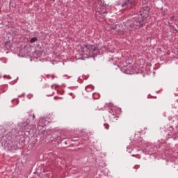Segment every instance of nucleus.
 <instances>
[{
	"label": "nucleus",
	"mask_w": 178,
	"mask_h": 178,
	"mask_svg": "<svg viewBox=\"0 0 178 178\" xmlns=\"http://www.w3.org/2000/svg\"><path fill=\"white\" fill-rule=\"evenodd\" d=\"M51 87L52 90H58V87H59V86L56 85V84H53V85H51Z\"/></svg>",
	"instance_id": "ddd939ff"
},
{
	"label": "nucleus",
	"mask_w": 178,
	"mask_h": 178,
	"mask_svg": "<svg viewBox=\"0 0 178 178\" xmlns=\"http://www.w3.org/2000/svg\"><path fill=\"white\" fill-rule=\"evenodd\" d=\"M46 77L49 80H54L55 79V77H56V76H55V74H51L46 75Z\"/></svg>",
	"instance_id": "1a4fd4ad"
},
{
	"label": "nucleus",
	"mask_w": 178,
	"mask_h": 178,
	"mask_svg": "<svg viewBox=\"0 0 178 178\" xmlns=\"http://www.w3.org/2000/svg\"><path fill=\"white\" fill-rule=\"evenodd\" d=\"M104 127H106V129H109V125H108L107 124H104Z\"/></svg>",
	"instance_id": "dca6fc26"
},
{
	"label": "nucleus",
	"mask_w": 178,
	"mask_h": 178,
	"mask_svg": "<svg viewBox=\"0 0 178 178\" xmlns=\"http://www.w3.org/2000/svg\"><path fill=\"white\" fill-rule=\"evenodd\" d=\"M65 77H66V75H64Z\"/></svg>",
	"instance_id": "aec40b11"
},
{
	"label": "nucleus",
	"mask_w": 178,
	"mask_h": 178,
	"mask_svg": "<svg viewBox=\"0 0 178 178\" xmlns=\"http://www.w3.org/2000/svg\"><path fill=\"white\" fill-rule=\"evenodd\" d=\"M35 41H37V38L36 37H33V38H31V40H30V42L31 44L35 42Z\"/></svg>",
	"instance_id": "f8f14e48"
},
{
	"label": "nucleus",
	"mask_w": 178,
	"mask_h": 178,
	"mask_svg": "<svg viewBox=\"0 0 178 178\" xmlns=\"http://www.w3.org/2000/svg\"><path fill=\"white\" fill-rule=\"evenodd\" d=\"M70 95H73V93H70Z\"/></svg>",
	"instance_id": "6ab92c4d"
},
{
	"label": "nucleus",
	"mask_w": 178,
	"mask_h": 178,
	"mask_svg": "<svg viewBox=\"0 0 178 178\" xmlns=\"http://www.w3.org/2000/svg\"><path fill=\"white\" fill-rule=\"evenodd\" d=\"M106 106L110 109L109 110V116L110 118L113 120V119H115V120H118V118H119V115L120 112H122V110L113 105V103H107L106 104Z\"/></svg>",
	"instance_id": "7ed1b4c3"
},
{
	"label": "nucleus",
	"mask_w": 178,
	"mask_h": 178,
	"mask_svg": "<svg viewBox=\"0 0 178 178\" xmlns=\"http://www.w3.org/2000/svg\"><path fill=\"white\" fill-rule=\"evenodd\" d=\"M85 90H86V91H87L88 92H90L92 91V90H94V86H92V85L87 86L85 88Z\"/></svg>",
	"instance_id": "6e6552de"
},
{
	"label": "nucleus",
	"mask_w": 178,
	"mask_h": 178,
	"mask_svg": "<svg viewBox=\"0 0 178 178\" xmlns=\"http://www.w3.org/2000/svg\"><path fill=\"white\" fill-rule=\"evenodd\" d=\"M26 97H27L28 99H31V98H33V94L30 93V94H28Z\"/></svg>",
	"instance_id": "4468645a"
},
{
	"label": "nucleus",
	"mask_w": 178,
	"mask_h": 178,
	"mask_svg": "<svg viewBox=\"0 0 178 178\" xmlns=\"http://www.w3.org/2000/svg\"><path fill=\"white\" fill-rule=\"evenodd\" d=\"M81 51L84 58H94L99 52L97 44H83L81 47Z\"/></svg>",
	"instance_id": "f03ea898"
},
{
	"label": "nucleus",
	"mask_w": 178,
	"mask_h": 178,
	"mask_svg": "<svg viewBox=\"0 0 178 178\" xmlns=\"http://www.w3.org/2000/svg\"><path fill=\"white\" fill-rule=\"evenodd\" d=\"M101 6H105L104 1L102 0H97V8H101Z\"/></svg>",
	"instance_id": "9d476101"
},
{
	"label": "nucleus",
	"mask_w": 178,
	"mask_h": 178,
	"mask_svg": "<svg viewBox=\"0 0 178 178\" xmlns=\"http://www.w3.org/2000/svg\"><path fill=\"white\" fill-rule=\"evenodd\" d=\"M33 119H35V115H33Z\"/></svg>",
	"instance_id": "f3484780"
},
{
	"label": "nucleus",
	"mask_w": 178,
	"mask_h": 178,
	"mask_svg": "<svg viewBox=\"0 0 178 178\" xmlns=\"http://www.w3.org/2000/svg\"><path fill=\"white\" fill-rule=\"evenodd\" d=\"M92 97L95 99H98L99 98V94H98V93H93Z\"/></svg>",
	"instance_id": "9b49d317"
},
{
	"label": "nucleus",
	"mask_w": 178,
	"mask_h": 178,
	"mask_svg": "<svg viewBox=\"0 0 178 178\" xmlns=\"http://www.w3.org/2000/svg\"><path fill=\"white\" fill-rule=\"evenodd\" d=\"M8 85H1L0 86V91L1 92H5L8 90Z\"/></svg>",
	"instance_id": "0eeeda50"
},
{
	"label": "nucleus",
	"mask_w": 178,
	"mask_h": 178,
	"mask_svg": "<svg viewBox=\"0 0 178 178\" xmlns=\"http://www.w3.org/2000/svg\"><path fill=\"white\" fill-rule=\"evenodd\" d=\"M134 3V0H124V3H122L123 9H127L131 8V5Z\"/></svg>",
	"instance_id": "39448f33"
},
{
	"label": "nucleus",
	"mask_w": 178,
	"mask_h": 178,
	"mask_svg": "<svg viewBox=\"0 0 178 178\" xmlns=\"http://www.w3.org/2000/svg\"><path fill=\"white\" fill-rule=\"evenodd\" d=\"M145 24V17L143 15H138L136 17H134L127 21L124 26L127 27V30H136V29H140Z\"/></svg>",
	"instance_id": "f257e3e1"
},
{
	"label": "nucleus",
	"mask_w": 178,
	"mask_h": 178,
	"mask_svg": "<svg viewBox=\"0 0 178 178\" xmlns=\"http://www.w3.org/2000/svg\"><path fill=\"white\" fill-rule=\"evenodd\" d=\"M81 79V76H79V80L80 81Z\"/></svg>",
	"instance_id": "a211bd4d"
},
{
	"label": "nucleus",
	"mask_w": 178,
	"mask_h": 178,
	"mask_svg": "<svg viewBox=\"0 0 178 178\" xmlns=\"http://www.w3.org/2000/svg\"><path fill=\"white\" fill-rule=\"evenodd\" d=\"M144 65H145V60L144 58H139L134 62L133 67L136 70H140V69L144 67Z\"/></svg>",
	"instance_id": "20e7f679"
},
{
	"label": "nucleus",
	"mask_w": 178,
	"mask_h": 178,
	"mask_svg": "<svg viewBox=\"0 0 178 178\" xmlns=\"http://www.w3.org/2000/svg\"><path fill=\"white\" fill-rule=\"evenodd\" d=\"M97 13H100V15H105V13H108V10H106V6H102L100 7H97Z\"/></svg>",
	"instance_id": "423d86ee"
},
{
	"label": "nucleus",
	"mask_w": 178,
	"mask_h": 178,
	"mask_svg": "<svg viewBox=\"0 0 178 178\" xmlns=\"http://www.w3.org/2000/svg\"><path fill=\"white\" fill-rule=\"evenodd\" d=\"M54 99H62V97L55 96Z\"/></svg>",
	"instance_id": "2eb2a0df"
}]
</instances>
